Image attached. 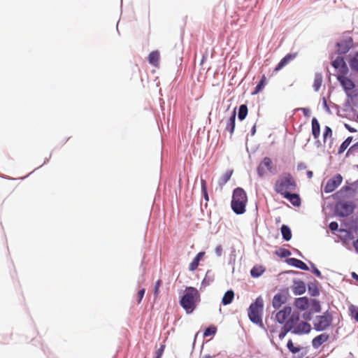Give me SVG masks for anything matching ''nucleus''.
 Segmentation results:
<instances>
[{
	"mask_svg": "<svg viewBox=\"0 0 358 358\" xmlns=\"http://www.w3.org/2000/svg\"><path fill=\"white\" fill-rule=\"evenodd\" d=\"M201 301V295L199 290L194 287H187L180 299V305L190 314L196 308Z\"/></svg>",
	"mask_w": 358,
	"mask_h": 358,
	"instance_id": "1",
	"label": "nucleus"
},
{
	"mask_svg": "<svg viewBox=\"0 0 358 358\" xmlns=\"http://www.w3.org/2000/svg\"><path fill=\"white\" fill-rule=\"evenodd\" d=\"M276 193L284 196L286 194L296 192L297 183L294 176L289 173H284L279 176L274 184Z\"/></svg>",
	"mask_w": 358,
	"mask_h": 358,
	"instance_id": "2",
	"label": "nucleus"
},
{
	"mask_svg": "<svg viewBox=\"0 0 358 358\" xmlns=\"http://www.w3.org/2000/svg\"><path fill=\"white\" fill-rule=\"evenodd\" d=\"M248 196L245 190L237 187L234 190L231 200V208L236 214H243L245 211Z\"/></svg>",
	"mask_w": 358,
	"mask_h": 358,
	"instance_id": "3",
	"label": "nucleus"
},
{
	"mask_svg": "<svg viewBox=\"0 0 358 358\" xmlns=\"http://www.w3.org/2000/svg\"><path fill=\"white\" fill-rule=\"evenodd\" d=\"M263 308V299L261 296H259L256 299L255 301L250 306L248 309V317L253 323L257 324H262V315Z\"/></svg>",
	"mask_w": 358,
	"mask_h": 358,
	"instance_id": "4",
	"label": "nucleus"
},
{
	"mask_svg": "<svg viewBox=\"0 0 358 358\" xmlns=\"http://www.w3.org/2000/svg\"><path fill=\"white\" fill-rule=\"evenodd\" d=\"M332 321L331 314L326 311L323 315L315 317L313 321L314 329L317 331L326 330L331 325Z\"/></svg>",
	"mask_w": 358,
	"mask_h": 358,
	"instance_id": "5",
	"label": "nucleus"
},
{
	"mask_svg": "<svg viewBox=\"0 0 358 358\" xmlns=\"http://www.w3.org/2000/svg\"><path fill=\"white\" fill-rule=\"evenodd\" d=\"M354 46V41L351 36H343V38L337 43L336 48L338 54L343 55L347 53Z\"/></svg>",
	"mask_w": 358,
	"mask_h": 358,
	"instance_id": "6",
	"label": "nucleus"
},
{
	"mask_svg": "<svg viewBox=\"0 0 358 358\" xmlns=\"http://www.w3.org/2000/svg\"><path fill=\"white\" fill-rule=\"evenodd\" d=\"M337 80L340 82L346 94L350 95V93L355 87L354 82L348 78L346 74H338L337 76Z\"/></svg>",
	"mask_w": 358,
	"mask_h": 358,
	"instance_id": "7",
	"label": "nucleus"
},
{
	"mask_svg": "<svg viewBox=\"0 0 358 358\" xmlns=\"http://www.w3.org/2000/svg\"><path fill=\"white\" fill-rule=\"evenodd\" d=\"M343 177L341 174H336L333 178H330L326 185L324 186V192L330 193L334 192L342 182Z\"/></svg>",
	"mask_w": 358,
	"mask_h": 358,
	"instance_id": "8",
	"label": "nucleus"
},
{
	"mask_svg": "<svg viewBox=\"0 0 358 358\" xmlns=\"http://www.w3.org/2000/svg\"><path fill=\"white\" fill-rule=\"evenodd\" d=\"M354 210V206L350 202H340L336 205V212L341 217L350 215Z\"/></svg>",
	"mask_w": 358,
	"mask_h": 358,
	"instance_id": "9",
	"label": "nucleus"
},
{
	"mask_svg": "<svg viewBox=\"0 0 358 358\" xmlns=\"http://www.w3.org/2000/svg\"><path fill=\"white\" fill-rule=\"evenodd\" d=\"M273 169V163L271 159L266 157L263 159L262 162L259 164L257 171L260 177H263L266 173V171H271Z\"/></svg>",
	"mask_w": 358,
	"mask_h": 358,
	"instance_id": "10",
	"label": "nucleus"
},
{
	"mask_svg": "<svg viewBox=\"0 0 358 358\" xmlns=\"http://www.w3.org/2000/svg\"><path fill=\"white\" fill-rule=\"evenodd\" d=\"M332 66L337 70L338 75L347 74L348 72V68L343 57H338L334 61H333Z\"/></svg>",
	"mask_w": 358,
	"mask_h": 358,
	"instance_id": "11",
	"label": "nucleus"
},
{
	"mask_svg": "<svg viewBox=\"0 0 358 358\" xmlns=\"http://www.w3.org/2000/svg\"><path fill=\"white\" fill-rule=\"evenodd\" d=\"M291 312L292 308L289 306L284 307L283 309L280 310L276 313V320L280 324L285 323L288 317L290 315Z\"/></svg>",
	"mask_w": 358,
	"mask_h": 358,
	"instance_id": "12",
	"label": "nucleus"
},
{
	"mask_svg": "<svg viewBox=\"0 0 358 358\" xmlns=\"http://www.w3.org/2000/svg\"><path fill=\"white\" fill-rule=\"evenodd\" d=\"M299 321V314L296 313H294L292 315L290 314L289 317L287 318V320L285 323V326L288 330H292V332L294 329L298 324Z\"/></svg>",
	"mask_w": 358,
	"mask_h": 358,
	"instance_id": "13",
	"label": "nucleus"
},
{
	"mask_svg": "<svg viewBox=\"0 0 358 358\" xmlns=\"http://www.w3.org/2000/svg\"><path fill=\"white\" fill-rule=\"evenodd\" d=\"M311 330V326L310 324L306 322H301L298 323L296 327L294 329L292 333L295 334H302L309 333Z\"/></svg>",
	"mask_w": 358,
	"mask_h": 358,
	"instance_id": "14",
	"label": "nucleus"
},
{
	"mask_svg": "<svg viewBox=\"0 0 358 358\" xmlns=\"http://www.w3.org/2000/svg\"><path fill=\"white\" fill-rule=\"evenodd\" d=\"M329 338V335L327 333L321 334L315 337L312 341V345L314 348L317 349L323 343L327 342Z\"/></svg>",
	"mask_w": 358,
	"mask_h": 358,
	"instance_id": "15",
	"label": "nucleus"
},
{
	"mask_svg": "<svg viewBox=\"0 0 358 358\" xmlns=\"http://www.w3.org/2000/svg\"><path fill=\"white\" fill-rule=\"evenodd\" d=\"M287 301V296L283 293L276 294L273 299L272 305L274 308H279L282 305Z\"/></svg>",
	"mask_w": 358,
	"mask_h": 358,
	"instance_id": "16",
	"label": "nucleus"
},
{
	"mask_svg": "<svg viewBox=\"0 0 358 358\" xmlns=\"http://www.w3.org/2000/svg\"><path fill=\"white\" fill-rule=\"evenodd\" d=\"M296 55V53H290L285 55L275 68V71L281 70L284 66L289 64L290 61L293 60Z\"/></svg>",
	"mask_w": 358,
	"mask_h": 358,
	"instance_id": "17",
	"label": "nucleus"
},
{
	"mask_svg": "<svg viewBox=\"0 0 358 358\" xmlns=\"http://www.w3.org/2000/svg\"><path fill=\"white\" fill-rule=\"evenodd\" d=\"M236 109H234L231 114V116L228 119L227 122V125L225 129L230 133V136H231L234 134L235 129V121H236Z\"/></svg>",
	"mask_w": 358,
	"mask_h": 358,
	"instance_id": "18",
	"label": "nucleus"
},
{
	"mask_svg": "<svg viewBox=\"0 0 358 358\" xmlns=\"http://www.w3.org/2000/svg\"><path fill=\"white\" fill-rule=\"evenodd\" d=\"M287 263L289 265L299 268L303 271H308V266L301 260L296 258H289L286 260Z\"/></svg>",
	"mask_w": 358,
	"mask_h": 358,
	"instance_id": "19",
	"label": "nucleus"
},
{
	"mask_svg": "<svg viewBox=\"0 0 358 358\" xmlns=\"http://www.w3.org/2000/svg\"><path fill=\"white\" fill-rule=\"evenodd\" d=\"M292 292L295 295H301L306 292V285L303 281H294Z\"/></svg>",
	"mask_w": 358,
	"mask_h": 358,
	"instance_id": "20",
	"label": "nucleus"
},
{
	"mask_svg": "<svg viewBox=\"0 0 358 358\" xmlns=\"http://www.w3.org/2000/svg\"><path fill=\"white\" fill-rule=\"evenodd\" d=\"M205 252H200L196 255V257L193 259L189 265V270L190 271H194L197 269L199 265V262L203 258Z\"/></svg>",
	"mask_w": 358,
	"mask_h": 358,
	"instance_id": "21",
	"label": "nucleus"
},
{
	"mask_svg": "<svg viewBox=\"0 0 358 358\" xmlns=\"http://www.w3.org/2000/svg\"><path fill=\"white\" fill-rule=\"evenodd\" d=\"M312 134L315 139L319 142V137L320 135V125L316 117L312 119Z\"/></svg>",
	"mask_w": 358,
	"mask_h": 358,
	"instance_id": "22",
	"label": "nucleus"
},
{
	"mask_svg": "<svg viewBox=\"0 0 358 358\" xmlns=\"http://www.w3.org/2000/svg\"><path fill=\"white\" fill-rule=\"evenodd\" d=\"M160 54L158 50L152 51L148 55L149 63L155 67L159 66Z\"/></svg>",
	"mask_w": 358,
	"mask_h": 358,
	"instance_id": "23",
	"label": "nucleus"
},
{
	"mask_svg": "<svg viewBox=\"0 0 358 358\" xmlns=\"http://www.w3.org/2000/svg\"><path fill=\"white\" fill-rule=\"evenodd\" d=\"M290 201V203L294 206L299 207L301 205V199L299 194H292V192L286 194L282 196Z\"/></svg>",
	"mask_w": 358,
	"mask_h": 358,
	"instance_id": "24",
	"label": "nucleus"
},
{
	"mask_svg": "<svg viewBox=\"0 0 358 358\" xmlns=\"http://www.w3.org/2000/svg\"><path fill=\"white\" fill-rule=\"evenodd\" d=\"M309 303L307 297H300L295 300L294 306L301 310H306L308 307Z\"/></svg>",
	"mask_w": 358,
	"mask_h": 358,
	"instance_id": "25",
	"label": "nucleus"
},
{
	"mask_svg": "<svg viewBox=\"0 0 358 358\" xmlns=\"http://www.w3.org/2000/svg\"><path fill=\"white\" fill-rule=\"evenodd\" d=\"M233 174V170H227L218 180V185L220 188L222 187L230 180Z\"/></svg>",
	"mask_w": 358,
	"mask_h": 358,
	"instance_id": "26",
	"label": "nucleus"
},
{
	"mask_svg": "<svg viewBox=\"0 0 358 358\" xmlns=\"http://www.w3.org/2000/svg\"><path fill=\"white\" fill-rule=\"evenodd\" d=\"M266 84H267L266 77L265 75H263L262 76L260 81L259 82L257 85L255 87V90L252 92V94H259V92H261L263 90V89L264 88V87L266 85Z\"/></svg>",
	"mask_w": 358,
	"mask_h": 358,
	"instance_id": "27",
	"label": "nucleus"
},
{
	"mask_svg": "<svg viewBox=\"0 0 358 358\" xmlns=\"http://www.w3.org/2000/svg\"><path fill=\"white\" fill-rule=\"evenodd\" d=\"M322 84V75L320 73H316L315 74L313 88L315 91L317 92Z\"/></svg>",
	"mask_w": 358,
	"mask_h": 358,
	"instance_id": "28",
	"label": "nucleus"
},
{
	"mask_svg": "<svg viewBox=\"0 0 358 358\" xmlns=\"http://www.w3.org/2000/svg\"><path fill=\"white\" fill-rule=\"evenodd\" d=\"M234 296V293L232 290H228L224 295L222 303L224 305H227L231 303Z\"/></svg>",
	"mask_w": 358,
	"mask_h": 358,
	"instance_id": "29",
	"label": "nucleus"
},
{
	"mask_svg": "<svg viewBox=\"0 0 358 358\" xmlns=\"http://www.w3.org/2000/svg\"><path fill=\"white\" fill-rule=\"evenodd\" d=\"M353 140V138L352 136H349L348 137L343 143L341 145L339 149H338V154L341 155L342 154L347 148L350 145V144L352 143Z\"/></svg>",
	"mask_w": 358,
	"mask_h": 358,
	"instance_id": "30",
	"label": "nucleus"
},
{
	"mask_svg": "<svg viewBox=\"0 0 358 358\" xmlns=\"http://www.w3.org/2000/svg\"><path fill=\"white\" fill-rule=\"evenodd\" d=\"M281 233L283 238L285 241H289L292 238V233L290 229L287 226L283 224L281 227Z\"/></svg>",
	"mask_w": 358,
	"mask_h": 358,
	"instance_id": "31",
	"label": "nucleus"
},
{
	"mask_svg": "<svg viewBox=\"0 0 358 358\" xmlns=\"http://www.w3.org/2000/svg\"><path fill=\"white\" fill-rule=\"evenodd\" d=\"M248 115V107L246 105L243 104L239 107L238 111V119L240 120H243Z\"/></svg>",
	"mask_w": 358,
	"mask_h": 358,
	"instance_id": "32",
	"label": "nucleus"
},
{
	"mask_svg": "<svg viewBox=\"0 0 358 358\" xmlns=\"http://www.w3.org/2000/svg\"><path fill=\"white\" fill-rule=\"evenodd\" d=\"M264 271L262 266H254L250 271V274L252 277L257 278L262 275Z\"/></svg>",
	"mask_w": 358,
	"mask_h": 358,
	"instance_id": "33",
	"label": "nucleus"
},
{
	"mask_svg": "<svg viewBox=\"0 0 358 358\" xmlns=\"http://www.w3.org/2000/svg\"><path fill=\"white\" fill-rule=\"evenodd\" d=\"M275 254L281 258L287 257L291 255V252L285 248H280L275 252Z\"/></svg>",
	"mask_w": 358,
	"mask_h": 358,
	"instance_id": "34",
	"label": "nucleus"
},
{
	"mask_svg": "<svg viewBox=\"0 0 358 358\" xmlns=\"http://www.w3.org/2000/svg\"><path fill=\"white\" fill-rule=\"evenodd\" d=\"M349 64L352 71H355L356 72H358V57H352L350 61Z\"/></svg>",
	"mask_w": 358,
	"mask_h": 358,
	"instance_id": "35",
	"label": "nucleus"
},
{
	"mask_svg": "<svg viewBox=\"0 0 358 358\" xmlns=\"http://www.w3.org/2000/svg\"><path fill=\"white\" fill-rule=\"evenodd\" d=\"M333 132L329 126H325L323 133V141L325 143L328 138H331Z\"/></svg>",
	"mask_w": 358,
	"mask_h": 358,
	"instance_id": "36",
	"label": "nucleus"
},
{
	"mask_svg": "<svg viewBox=\"0 0 358 358\" xmlns=\"http://www.w3.org/2000/svg\"><path fill=\"white\" fill-rule=\"evenodd\" d=\"M201 192L203 193V197L206 201H208V194L207 192V184L204 179H201Z\"/></svg>",
	"mask_w": 358,
	"mask_h": 358,
	"instance_id": "37",
	"label": "nucleus"
},
{
	"mask_svg": "<svg viewBox=\"0 0 358 358\" xmlns=\"http://www.w3.org/2000/svg\"><path fill=\"white\" fill-rule=\"evenodd\" d=\"M287 347L289 349V350L294 354L298 353L301 350V348L299 347L294 346L292 340L288 341Z\"/></svg>",
	"mask_w": 358,
	"mask_h": 358,
	"instance_id": "38",
	"label": "nucleus"
},
{
	"mask_svg": "<svg viewBox=\"0 0 358 358\" xmlns=\"http://www.w3.org/2000/svg\"><path fill=\"white\" fill-rule=\"evenodd\" d=\"M162 285V280L161 279H159L155 282V287H154V296L155 298L157 299L159 296V289L160 287Z\"/></svg>",
	"mask_w": 358,
	"mask_h": 358,
	"instance_id": "39",
	"label": "nucleus"
},
{
	"mask_svg": "<svg viewBox=\"0 0 358 358\" xmlns=\"http://www.w3.org/2000/svg\"><path fill=\"white\" fill-rule=\"evenodd\" d=\"M217 331V328L214 326H210L208 328H206L203 333L204 337H208L211 335H214Z\"/></svg>",
	"mask_w": 358,
	"mask_h": 358,
	"instance_id": "40",
	"label": "nucleus"
},
{
	"mask_svg": "<svg viewBox=\"0 0 358 358\" xmlns=\"http://www.w3.org/2000/svg\"><path fill=\"white\" fill-rule=\"evenodd\" d=\"M292 330H288L286 327L284 325L283 327L282 328L280 332L279 333V338L280 340H282L285 336H286V334L289 332V331H291Z\"/></svg>",
	"mask_w": 358,
	"mask_h": 358,
	"instance_id": "41",
	"label": "nucleus"
},
{
	"mask_svg": "<svg viewBox=\"0 0 358 358\" xmlns=\"http://www.w3.org/2000/svg\"><path fill=\"white\" fill-rule=\"evenodd\" d=\"M164 349H165V345H162L160 346V348L157 350V352H156L155 358H161L162 355H163V353H164Z\"/></svg>",
	"mask_w": 358,
	"mask_h": 358,
	"instance_id": "42",
	"label": "nucleus"
},
{
	"mask_svg": "<svg viewBox=\"0 0 358 358\" xmlns=\"http://www.w3.org/2000/svg\"><path fill=\"white\" fill-rule=\"evenodd\" d=\"M145 289L144 288L140 289L137 294V296H138V300H137V303H140L142 299L143 298V296L145 294Z\"/></svg>",
	"mask_w": 358,
	"mask_h": 358,
	"instance_id": "43",
	"label": "nucleus"
},
{
	"mask_svg": "<svg viewBox=\"0 0 358 358\" xmlns=\"http://www.w3.org/2000/svg\"><path fill=\"white\" fill-rule=\"evenodd\" d=\"M338 228V224L336 222H331L330 224H329V229L332 231H334L336 230H337Z\"/></svg>",
	"mask_w": 358,
	"mask_h": 358,
	"instance_id": "44",
	"label": "nucleus"
},
{
	"mask_svg": "<svg viewBox=\"0 0 358 358\" xmlns=\"http://www.w3.org/2000/svg\"><path fill=\"white\" fill-rule=\"evenodd\" d=\"M208 273H209V271H207V273H206V276H205L204 279H203V280H202V282H201V285H202V286H204V287H205V286H207V285H209V283H210V280H207V276H208Z\"/></svg>",
	"mask_w": 358,
	"mask_h": 358,
	"instance_id": "45",
	"label": "nucleus"
},
{
	"mask_svg": "<svg viewBox=\"0 0 358 358\" xmlns=\"http://www.w3.org/2000/svg\"><path fill=\"white\" fill-rule=\"evenodd\" d=\"M215 253L218 257H220L222 254V247L221 245H217L215 248Z\"/></svg>",
	"mask_w": 358,
	"mask_h": 358,
	"instance_id": "46",
	"label": "nucleus"
},
{
	"mask_svg": "<svg viewBox=\"0 0 358 358\" xmlns=\"http://www.w3.org/2000/svg\"><path fill=\"white\" fill-rule=\"evenodd\" d=\"M301 110L303 111L305 116L308 117L310 115V110L308 108H301Z\"/></svg>",
	"mask_w": 358,
	"mask_h": 358,
	"instance_id": "47",
	"label": "nucleus"
},
{
	"mask_svg": "<svg viewBox=\"0 0 358 358\" xmlns=\"http://www.w3.org/2000/svg\"><path fill=\"white\" fill-rule=\"evenodd\" d=\"M313 273L317 276V277H320L321 278L322 277V273L321 272L316 268H314L313 269Z\"/></svg>",
	"mask_w": 358,
	"mask_h": 358,
	"instance_id": "48",
	"label": "nucleus"
},
{
	"mask_svg": "<svg viewBox=\"0 0 358 358\" xmlns=\"http://www.w3.org/2000/svg\"><path fill=\"white\" fill-rule=\"evenodd\" d=\"M345 128L350 132H355L357 130L352 127H351L350 125L345 124Z\"/></svg>",
	"mask_w": 358,
	"mask_h": 358,
	"instance_id": "49",
	"label": "nucleus"
},
{
	"mask_svg": "<svg viewBox=\"0 0 358 358\" xmlns=\"http://www.w3.org/2000/svg\"><path fill=\"white\" fill-rule=\"evenodd\" d=\"M353 246L355 250L358 252V238L355 241H354Z\"/></svg>",
	"mask_w": 358,
	"mask_h": 358,
	"instance_id": "50",
	"label": "nucleus"
},
{
	"mask_svg": "<svg viewBox=\"0 0 358 358\" xmlns=\"http://www.w3.org/2000/svg\"><path fill=\"white\" fill-rule=\"evenodd\" d=\"M310 315H311V314H310V313H308V314H304V315H303V318H304L305 320H310V318H311V317H310Z\"/></svg>",
	"mask_w": 358,
	"mask_h": 358,
	"instance_id": "51",
	"label": "nucleus"
},
{
	"mask_svg": "<svg viewBox=\"0 0 358 358\" xmlns=\"http://www.w3.org/2000/svg\"><path fill=\"white\" fill-rule=\"evenodd\" d=\"M352 278L358 282V275L356 273H352Z\"/></svg>",
	"mask_w": 358,
	"mask_h": 358,
	"instance_id": "52",
	"label": "nucleus"
},
{
	"mask_svg": "<svg viewBox=\"0 0 358 358\" xmlns=\"http://www.w3.org/2000/svg\"><path fill=\"white\" fill-rule=\"evenodd\" d=\"M306 174H307V176L308 178H311L313 175V171H308Z\"/></svg>",
	"mask_w": 358,
	"mask_h": 358,
	"instance_id": "53",
	"label": "nucleus"
},
{
	"mask_svg": "<svg viewBox=\"0 0 358 358\" xmlns=\"http://www.w3.org/2000/svg\"><path fill=\"white\" fill-rule=\"evenodd\" d=\"M355 318L358 321V309L355 313Z\"/></svg>",
	"mask_w": 358,
	"mask_h": 358,
	"instance_id": "54",
	"label": "nucleus"
},
{
	"mask_svg": "<svg viewBox=\"0 0 358 358\" xmlns=\"http://www.w3.org/2000/svg\"><path fill=\"white\" fill-rule=\"evenodd\" d=\"M355 148H358V143L353 145L350 149L349 150H351L352 149Z\"/></svg>",
	"mask_w": 358,
	"mask_h": 358,
	"instance_id": "55",
	"label": "nucleus"
},
{
	"mask_svg": "<svg viewBox=\"0 0 358 358\" xmlns=\"http://www.w3.org/2000/svg\"><path fill=\"white\" fill-rule=\"evenodd\" d=\"M318 294H319L318 290H317V289H315V290L313 292V293L312 294V295H313V296H316V295H317Z\"/></svg>",
	"mask_w": 358,
	"mask_h": 358,
	"instance_id": "56",
	"label": "nucleus"
},
{
	"mask_svg": "<svg viewBox=\"0 0 358 358\" xmlns=\"http://www.w3.org/2000/svg\"><path fill=\"white\" fill-rule=\"evenodd\" d=\"M315 311L316 312H320V306L319 304H317V308L315 309Z\"/></svg>",
	"mask_w": 358,
	"mask_h": 358,
	"instance_id": "57",
	"label": "nucleus"
},
{
	"mask_svg": "<svg viewBox=\"0 0 358 358\" xmlns=\"http://www.w3.org/2000/svg\"><path fill=\"white\" fill-rule=\"evenodd\" d=\"M255 130H256V129H255V126H254V127H253V128H252V134H255Z\"/></svg>",
	"mask_w": 358,
	"mask_h": 358,
	"instance_id": "58",
	"label": "nucleus"
},
{
	"mask_svg": "<svg viewBox=\"0 0 358 358\" xmlns=\"http://www.w3.org/2000/svg\"><path fill=\"white\" fill-rule=\"evenodd\" d=\"M210 356H204L203 357V358H210Z\"/></svg>",
	"mask_w": 358,
	"mask_h": 358,
	"instance_id": "59",
	"label": "nucleus"
},
{
	"mask_svg": "<svg viewBox=\"0 0 358 358\" xmlns=\"http://www.w3.org/2000/svg\"><path fill=\"white\" fill-rule=\"evenodd\" d=\"M355 57H358V51L356 52Z\"/></svg>",
	"mask_w": 358,
	"mask_h": 358,
	"instance_id": "60",
	"label": "nucleus"
},
{
	"mask_svg": "<svg viewBox=\"0 0 358 358\" xmlns=\"http://www.w3.org/2000/svg\"><path fill=\"white\" fill-rule=\"evenodd\" d=\"M357 119H358V113H357Z\"/></svg>",
	"mask_w": 358,
	"mask_h": 358,
	"instance_id": "61",
	"label": "nucleus"
}]
</instances>
